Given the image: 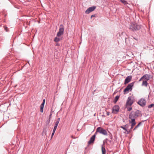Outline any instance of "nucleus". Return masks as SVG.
Wrapping results in <instances>:
<instances>
[{
    "mask_svg": "<svg viewBox=\"0 0 154 154\" xmlns=\"http://www.w3.org/2000/svg\"><path fill=\"white\" fill-rule=\"evenodd\" d=\"M141 26L135 23H131L129 25V29L132 31L135 32L140 30Z\"/></svg>",
    "mask_w": 154,
    "mask_h": 154,
    "instance_id": "obj_1",
    "label": "nucleus"
},
{
    "mask_svg": "<svg viewBox=\"0 0 154 154\" xmlns=\"http://www.w3.org/2000/svg\"><path fill=\"white\" fill-rule=\"evenodd\" d=\"M134 83L135 82H134L128 85L126 88L124 89V94L128 93L129 92V91L130 90V91H131L132 90L133 87V86Z\"/></svg>",
    "mask_w": 154,
    "mask_h": 154,
    "instance_id": "obj_2",
    "label": "nucleus"
},
{
    "mask_svg": "<svg viewBox=\"0 0 154 154\" xmlns=\"http://www.w3.org/2000/svg\"><path fill=\"white\" fill-rule=\"evenodd\" d=\"M97 132L104 135L107 136L108 135L106 131L100 127L97 128L96 132L97 133Z\"/></svg>",
    "mask_w": 154,
    "mask_h": 154,
    "instance_id": "obj_3",
    "label": "nucleus"
},
{
    "mask_svg": "<svg viewBox=\"0 0 154 154\" xmlns=\"http://www.w3.org/2000/svg\"><path fill=\"white\" fill-rule=\"evenodd\" d=\"M64 27L62 24L60 25L59 31L57 33V37H60L62 35L64 32Z\"/></svg>",
    "mask_w": 154,
    "mask_h": 154,
    "instance_id": "obj_4",
    "label": "nucleus"
},
{
    "mask_svg": "<svg viewBox=\"0 0 154 154\" xmlns=\"http://www.w3.org/2000/svg\"><path fill=\"white\" fill-rule=\"evenodd\" d=\"M131 99V97H129L128 98L126 104V107L127 108L128 106H131L133 104L134 101L133 100Z\"/></svg>",
    "mask_w": 154,
    "mask_h": 154,
    "instance_id": "obj_5",
    "label": "nucleus"
},
{
    "mask_svg": "<svg viewBox=\"0 0 154 154\" xmlns=\"http://www.w3.org/2000/svg\"><path fill=\"white\" fill-rule=\"evenodd\" d=\"M119 107L118 105L114 106L112 109V113L116 114H117L119 111Z\"/></svg>",
    "mask_w": 154,
    "mask_h": 154,
    "instance_id": "obj_6",
    "label": "nucleus"
},
{
    "mask_svg": "<svg viewBox=\"0 0 154 154\" xmlns=\"http://www.w3.org/2000/svg\"><path fill=\"white\" fill-rule=\"evenodd\" d=\"M129 118L131 120V122H135V119L137 118L136 116L134 113V112H131L129 114Z\"/></svg>",
    "mask_w": 154,
    "mask_h": 154,
    "instance_id": "obj_7",
    "label": "nucleus"
},
{
    "mask_svg": "<svg viewBox=\"0 0 154 154\" xmlns=\"http://www.w3.org/2000/svg\"><path fill=\"white\" fill-rule=\"evenodd\" d=\"M146 101L144 99H140L138 102V103L142 106H144L146 105Z\"/></svg>",
    "mask_w": 154,
    "mask_h": 154,
    "instance_id": "obj_8",
    "label": "nucleus"
},
{
    "mask_svg": "<svg viewBox=\"0 0 154 154\" xmlns=\"http://www.w3.org/2000/svg\"><path fill=\"white\" fill-rule=\"evenodd\" d=\"M96 7L95 6L91 7L88 8L86 11L85 13L86 14H88L91 12L94 11L96 8Z\"/></svg>",
    "mask_w": 154,
    "mask_h": 154,
    "instance_id": "obj_9",
    "label": "nucleus"
},
{
    "mask_svg": "<svg viewBox=\"0 0 154 154\" xmlns=\"http://www.w3.org/2000/svg\"><path fill=\"white\" fill-rule=\"evenodd\" d=\"M96 134H97V133L95 132L94 134V135L93 136H92L90 138V140H89L88 141V145H89V144H91V143H93V142H94V140L95 137L96 135Z\"/></svg>",
    "mask_w": 154,
    "mask_h": 154,
    "instance_id": "obj_10",
    "label": "nucleus"
},
{
    "mask_svg": "<svg viewBox=\"0 0 154 154\" xmlns=\"http://www.w3.org/2000/svg\"><path fill=\"white\" fill-rule=\"evenodd\" d=\"M132 78V76L131 75L128 76L125 79V81L124 84H126L129 82L131 81Z\"/></svg>",
    "mask_w": 154,
    "mask_h": 154,
    "instance_id": "obj_11",
    "label": "nucleus"
},
{
    "mask_svg": "<svg viewBox=\"0 0 154 154\" xmlns=\"http://www.w3.org/2000/svg\"><path fill=\"white\" fill-rule=\"evenodd\" d=\"M150 77V75L147 74H145L143 76V78L146 81H148L149 80Z\"/></svg>",
    "mask_w": 154,
    "mask_h": 154,
    "instance_id": "obj_12",
    "label": "nucleus"
},
{
    "mask_svg": "<svg viewBox=\"0 0 154 154\" xmlns=\"http://www.w3.org/2000/svg\"><path fill=\"white\" fill-rule=\"evenodd\" d=\"M134 115L137 117L140 116L141 113L139 110H137L135 112H134Z\"/></svg>",
    "mask_w": 154,
    "mask_h": 154,
    "instance_id": "obj_13",
    "label": "nucleus"
},
{
    "mask_svg": "<svg viewBox=\"0 0 154 154\" xmlns=\"http://www.w3.org/2000/svg\"><path fill=\"white\" fill-rule=\"evenodd\" d=\"M129 122L130 123H131V127L130 128V129H131H131H132L133 128V127L136 124V122H131V121H129Z\"/></svg>",
    "mask_w": 154,
    "mask_h": 154,
    "instance_id": "obj_14",
    "label": "nucleus"
},
{
    "mask_svg": "<svg viewBox=\"0 0 154 154\" xmlns=\"http://www.w3.org/2000/svg\"><path fill=\"white\" fill-rule=\"evenodd\" d=\"M148 84L146 81H143L142 84V86H145L146 87H147Z\"/></svg>",
    "mask_w": 154,
    "mask_h": 154,
    "instance_id": "obj_15",
    "label": "nucleus"
},
{
    "mask_svg": "<svg viewBox=\"0 0 154 154\" xmlns=\"http://www.w3.org/2000/svg\"><path fill=\"white\" fill-rule=\"evenodd\" d=\"M119 96H116L114 100V102L115 103H116V102H117V101H118V99H119Z\"/></svg>",
    "mask_w": 154,
    "mask_h": 154,
    "instance_id": "obj_16",
    "label": "nucleus"
},
{
    "mask_svg": "<svg viewBox=\"0 0 154 154\" xmlns=\"http://www.w3.org/2000/svg\"><path fill=\"white\" fill-rule=\"evenodd\" d=\"M101 150L102 154H106V149L105 148L103 147V145L101 146Z\"/></svg>",
    "mask_w": 154,
    "mask_h": 154,
    "instance_id": "obj_17",
    "label": "nucleus"
},
{
    "mask_svg": "<svg viewBox=\"0 0 154 154\" xmlns=\"http://www.w3.org/2000/svg\"><path fill=\"white\" fill-rule=\"evenodd\" d=\"M44 106V104H43V103H42L40 105V111L42 112H43Z\"/></svg>",
    "mask_w": 154,
    "mask_h": 154,
    "instance_id": "obj_18",
    "label": "nucleus"
},
{
    "mask_svg": "<svg viewBox=\"0 0 154 154\" xmlns=\"http://www.w3.org/2000/svg\"><path fill=\"white\" fill-rule=\"evenodd\" d=\"M60 40L61 39L60 38L56 37L54 39V41L56 42H59Z\"/></svg>",
    "mask_w": 154,
    "mask_h": 154,
    "instance_id": "obj_19",
    "label": "nucleus"
},
{
    "mask_svg": "<svg viewBox=\"0 0 154 154\" xmlns=\"http://www.w3.org/2000/svg\"><path fill=\"white\" fill-rule=\"evenodd\" d=\"M141 124V122H139L138 124L133 129V130L134 131Z\"/></svg>",
    "mask_w": 154,
    "mask_h": 154,
    "instance_id": "obj_20",
    "label": "nucleus"
},
{
    "mask_svg": "<svg viewBox=\"0 0 154 154\" xmlns=\"http://www.w3.org/2000/svg\"><path fill=\"white\" fill-rule=\"evenodd\" d=\"M131 131V130L130 129H129L128 130L127 129V131H125L126 132H124V133H125V134H129L130 133Z\"/></svg>",
    "mask_w": 154,
    "mask_h": 154,
    "instance_id": "obj_21",
    "label": "nucleus"
},
{
    "mask_svg": "<svg viewBox=\"0 0 154 154\" xmlns=\"http://www.w3.org/2000/svg\"><path fill=\"white\" fill-rule=\"evenodd\" d=\"M121 2L122 3L124 4L125 5H126L127 4H128L127 2L125 0H122Z\"/></svg>",
    "mask_w": 154,
    "mask_h": 154,
    "instance_id": "obj_22",
    "label": "nucleus"
},
{
    "mask_svg": "<svg viewBox=\"0 0 154 154\" xmlns=\"http://www.w3.org/2000/svg\"><path fill=\"white\" fill-rule=\"evenodd\" d=\"M108 135L109 137L111 139H112V134L109 132Z\"/></svg>",
    "mask_w": 154,
    "mask_h": 154,
    "instance_id": "obj_23",
    "label": "nucleus"
},
{
    "mask_svg": "<svg viewBox=\"0 0 154 154\" xmlns=\"http://www.w3.org/2000/svg\"><path fill=\"white\" fill-rule=\"evenodd\" d=\"M120 128H122L123 130H124L125 131H127V129L123 125V126H120Z\"/></svg>",
    "mask_w": 154,
    "mask_h": 154,
    "instance_id": "obj_24",
    "label": "nucleus"
},
{
    "mask_svg": "<svg viewBox=\"0 0 154 154\" xmlns=\"http://www.w3.org/2000/svg\"><path fill=\"white\" fill-rule=\"evenodd\" d=\"M154 106V104H151L149 105L148 107L149 108H150L152 107L153 106Z\"/></svg>",
    "mask_w": 154,
    "mask_h": 154,
    "instance_id": "obj_25",
    "label": "nucleus"
},
{
    "mask_svg": "<svg viewBox=\"0 0 154 154\" xmlns=\"http://www.w3.org/2000/svg\"><path fill=\"white\" fill-rule=\"evenodd\" d=\"M50 119H51V118H49V119L46 122V123L47 125L49 124L50 122Z\"/></svg>",
    "mask_w": 154,
    "mask_h": 154,
    "instance_id": "obj_26",
    "label": "nucleus"
},
{
    "mask_svg": "<svg viewBox=\"0 0 154 154\" xmlns=\"http://www.w3.org/2000/svg\"><path fill=\"white\" fill-rule=\"evenodd\" d=\"M59 122H55V125H54V127H57V126L59 124Z\"/></svg>",
    "mask_w": 154,
    "mask_h": 154,
    "instance_id": "obj_27",
    "label": "nucleus"
},
{
    "mask_svg": "<svg viewBox=\"0 0 154 154\" xmlns=\"http://www.w3.org/2000/svg\"><path fill=\"white\" fill-rule=\"evenodd\" d=\"M122 35H124L125 36L127 35L126 33L125 32H122L121 33V36H122Z\"/></svg>",
    "mask_w": 154,
    "mask_h": 154,
    "instance_id": "obj_28",
    "label": "nucleus"
},
{
    "mask_svg": "<svg viewBox=\"0 0 154 154\" xmlns=\"http://www.w3.org/2000/svg\"><path fill=\"white\" fill-rule=\"evenodd\" d=\"M57 127H54L53 132H55L56 130Z\"/></svg>",
    "mask_w": 154,
    "mask_h": 154,
    "instance_id": "obj_29",
    "label": "nucleus"
},
{
    "mask_svg": "<svg viewBox=\"0 0 154 154\" xmlns=\"http://www.w3.org/2000/svg\"><path fill=\"white\" fill-rule=\"evenodd\" d=\"M123 126H125V127L127 129V128H128L129 126V125L127 124H126L125 125Z\"/></svg>",
    "mask_w": 154,
    "mask_h": 154,
    "instance_id": "obj_30",
    "label": "nucleus"
},
{
    "mask_svg": "<svg viewBox=\"0 0 154 154\" xmlns=\"http://www.w3.org/2000/svg\"><path fill=\"white\" fill-rule=\"evenodd\" d=\"M132 109V108L131 107H128V111H130Z\"/></svg>",
    "mask_w": 154,
    "mask_h": 154,
    "instance_id": "obj_31",
    "label": "nucleus"
},
{
    "mask_svg": "<svg viewBox=\"0 0 154 154\" xmlns=\"http://www.w3.org/2000/svg\"><path fill=\"white\" fill-rule=\"evenodd\" d=\"M106 140H107L110 143H111L112 141V139H111V140H108L107 139H106Z\"/></svg>",
    "mask_w": 154,
    "mask_h": 154,
    "instance_id": "obj_32",
    "label": "nucleus"
},
{
    "mask_svg": "<svg viewBox=\"0 0 154 154\" xmlns=\"http://www.w3.org/2000/svg\"><path fill=\"white\" fill-rule=\"evenodd\" d=\"M54 133H55V132H52V133L51 134V138H52L53 137Z\"/></svg>",
    "mask_w": 154,
    "mask_h": 154,
    "instance_id": "obj_33",
    "label": "nucleus"
},
{
    "mask_svg": "<svg viewBox=\"0 0 154 154\" xmlns=\"http://www.w3.org/2000/svg\"><path fill=\"white\" fill-rule=\"evenodd\" d=\"M60 118H58L57 119V120L56 122H60Z\"/></svg>",
    "mask_w": 154,
    "mask_h": 154,
    "instance_id": "obj_34",
    "label": "nucleus"
},
{
    "mask_svg": "<svg viewBox=\"0 0 154 154\" xmlns=\"http://www.w3.org/2000/svg\"><path fill=\"white\" fill-rule=\"evenodd\" d=\"M106 114L107 116H109V112H106Z\"/></svg>",
    "mask_w": 154,
    "mask_h": 154,
    "instance_id": "obj_35",
    "label": "nucleus"
},
{
    "mask_svg": "<svg viewBox=\"0 0 154 154\" xmlns=\"http://www.w3.org/2000/svg\"><path fill=\"white\" fill-rule=\"evenodd\" d=\"M45 99H44L43 100V102H42V103H43V104H45Z\"/></svg>",
    "mask_w": 154,
    "mask_h": 154,
    "instance_id": "obj_36",
    "label": "nucleus"
},
{
    "mask_svg": "<svg viewBox=\"0 0 154 154\" xmlns=\"http://www.w3.org/2000/svg\"><path fill=\"white\" fill-rule=\"evenodd\" d=\"M143 79V76H142L141 78H140V79L139 80V82H140V81H141L142 80V79Z\"/></svg>",
    "mask_w": 154,
    "mask_h": 154,
    "instance_id": "obj_37",
    "label": "nucleus"
},
{
    "mask_svg": "<svg viewBox=\"0 0 154 154\" xmlns=\"http://www.w3.org/2000/svg\"><path fill=\"white\" fill-rule=\"evenodd\" d=\"M56 45L57 46H59L60 45V44L58 43H57H57H56Z\"/></svg>",
    "mask_w": 154,
    "mask_h": 154,
    "instance_id": "obj_38",
    "label": "nucleus"
},
{
    "mask_svg": "<svg viewBox=\"0 0 154 154\" xmlns=\"http://www.w3.org/2000/svg\"><path fill=\"white\" fill-rule=\"evenodd\" d=\"M125 41H126V39H127L126 37L125 36Z\"/></svg>",
    "mask_w": 154,
    "mask_h": 154,
    "instance_id": "obj_39",
    "label": "nucleus"
},
{
    "mask_svg": "<svg viewBox=\"0 0 154 154\" xmlns=\"http://www.w3.org/2000/svg\"><path fill=\"white\" fill-rule=\"evenodd\" d=\"M51 115H52V114H51L50 115V116H49L50 118H51Z\"/></svg>",
    "mask_w": 154,
    "mask_h": 154,
    "instance_id": "obj_40",
    "label": "nucleus"
},
{
    "mask_svg": "<svg viewBox=\"0 0 154 154\" xmlns=\"http://www.w3.org/2000/svg\"><path fill=\"white\" fill-rule=\"evenodd\" d=\"M93 15H92L91 16V17H93Z\"/></svg>",
    "mask_w": 154,
    "mask_h": 154,
    "instance_id": "obj_41",
    "label": "nucleus"
},
{
    "mask_svg": "<svg viewBox=\"0 0 154 154\" xmlns=\"http://www.w3.org/2000/svg\"><path fill=\"white\" fill-rule=\"evenodd\" d=\"M134 38V39H135L136 40V38Z\"/></svg>",
    "mask_w": 154,
    "mask_h": 154,
    "instance_id": "obj_42",
    "label": "nucleus"
}]
</instances>
